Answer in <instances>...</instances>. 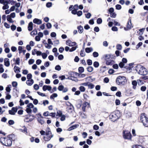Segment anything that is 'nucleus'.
I'll return each mask as SVG.
<instances>
[{
    "label": "nucleus",
    "instance_id": "nucleus-1",
    "mask_svg": "<svg viewBox=\"0 0 148 148\" xmlns=\"http://www.w3.org/2000/svg\"><path fill=\"white\" fill-rule=\"evenodd\" d=\"M15 139V135L11 134L8 136L7 137H1L0 138V142L3 145L6 146H11L12 144V141Z\"/></svg>",
    "mask_w": 148,
    "mask_h": 148
},
{
    "label": "nucleus",
    "instance_id": "nucleus-2",
    "mask_svg": "<svg viewBox=\"0 0 148 148\" xmlns=\"http://www.w3.org/2000/svg\"><path fill=\"white\" fill-rule=\"evenodd\" d=\"M121 115V113L119 111L117 110L111 113L109 115V118L111 121L115 122L118 119Z\"/></svg>",
    "mask_w": 148,
    "mask_h": 148
},
{
    "label": "nucleus",
    "instance_id": "nucleus-3",
    "mask_svg": "<svg viewBox=\"0 0 148 148\" xmlns=\"http://www.w3.org/2000/svg\"><path fill=\"white\" fill-rule=\"evenodd\" d=\"M136 70L138 73L141 75H145L147 73L146 69L143 66L140 65H138L136 68Z\"/></svg>",
    "mask_w": 148,
    "mask_h": 148
},
{
    "label": "nucleus",
    "instance_id": "nucleus-4",
    "mask_svg": "<svg viewBox=\"0 0 148 148\" xmlns=\"http://www.w3.org/2000/svg\"><path fill=\"white\" fill-rule=\"evenodd\" d=\"M122 136L123 138L125 139L132 141V136L130 132L128 130H123V131Z\"/></svg>",
    "mask_w": 148,
    "mask_h": 148
},
{
    "label": "nucleus",
    "instance_id": "nucleus-5",
    "mask_svg": "<svg viewBox=\"0 0 148 148\" xmlns=\"http://www.w3.org/2000/svg\"><path fill=\"white\" fill-rule=\"evenodd\" d=\"M126 79L125 77L119 76L117 77L116 80V83L118 85L123 86L125 84Z\"/></svg>",
    "mask_w": 148,
    "mask_h": 148
},
{
    "label": "nucleus",
    "instance_id": "nucleus-6",
    "mask_svg": "<svg viewBox=\"0 0 148 148\" xmlns=\"http://www.w3.org/2000/svg\"><path fill=\"white\" fill-rule=\"evenodd\" d=\"M140 120L144 126L148 127V118L146 116L145 113L141 114Z\"/></svg>",
    "mask_w": 148,
    "mask_h": 148
},
{
    "label": "nucleus",
    "instance_id": "nucleus-7",
    "mask_svg": "<svg viewBox=\"0 0 148 148\" xmlns=\"http://www.w3.org/2000/svg\"><path fill=\"white\" fill-rule=\"evenodd\" d=\"M24 121L26 123H29L32 122L35 118V116L31 114H27L25 116Z\"/></svg>",
    "mask_w": 148,
    "mask_h": 148
},
{
    "label": "nucleus",
    "instance_id": "nucleus-8",
    "mask_svg": "<svg viewBox=\"0 0 148 148\" xmlns=\"http://www.w3.org/2000/svg\"><path fill=\"white\" fill-rule=\"evenodd\" d=\"M45 135L47 136H44L43 139L45 141H49L53 137V135H52V133L51 131H48L47 132L45 133Z\"/></svg>",
    "mask_w": 148,
    "mask_h": 148
},
{
    "label": "nucleus",
    "instance_id": "nucleus-9",
    "mask_svg": "<svg viewBox=\"0 0 148 148\" xmlns=\"http://www.w3.org/2000/svg\"><path fill=\"white\" fill-rule=\"evenodd\" d=\"M133 26L132 25L131 20V19H130L127 22V27H124V29L125 30H128L130 29Z\"/></svg>",
    "mask_w": 148,
    "mask_h": 148
},
{
    "label": "nucleus",
    "instance_id": "nucleus-10",
    "mask_svg": "<svg viewBox=\"0 0 148 148\" xmlns=\"http://www.w3.org/2000/svg\"><path fill=\"white\" fill-rule=\"evenodd\" d=\"M46 118L43 117L42 118H38L37 120L39 123H40L41 125H42L45 123V121L44 120V119Z\"/></svg>",
    "mask_w": 148,
    "mask_h": 148
},
{
    "label": "nucleus",
    "instance_id": "nucleus-11",
    "mask_svg": "<svg viewBox=\"0 0 148 148\" xmlns=\"http://www.w3.org/2000/svg\"><path fill=\"white\" fill-rule=\"evenodd\" d=\"M88 106V108L90 107V105L88 102H84L83 104V106L82 107V109L83 112L85 111L86 107Z\"/></svg>",
    "mask_w": 148,
    "mask_h": 148
},
{
    "label": "nucleus",
    "instance_id": "nucleus-12",
    "mask_svg": "<svg viewBox=\"0 0 148 148\" xmlns=\"http://www.w3.org/2000/svg\"><path fill=\"white\" fill-rule=\"evenodd\" d=\"M66 104L67 107V108L68 110H72L73 108V107L70 102H66Z\"/></svg>",
    "mask_w": 148,
    "mask_h": 148
},
{
    "label": "nucleus",
    "instance_id": "nucleus-13",
    "mask_svg": "<svg viewBox=\"0 0 148 148\" xmlns=\"http://www.w3.org/2000/svg\"><path fill=\"white\" fill-rule=\"evenodd\" d=\"M33 22L34 23L37 24L38 25H40L42 23V21L41 20L36 18L34 19L33 20Z\"/></svg>",
    "mask_w": 148,
    "mask_h": 148
},
{
    "label": "nucleus",
    "instance_id": "nucleus-14",
    "mask_svg": "<svg viewBox=\"0 0 148 148\" xmlns=\"http://www.w3.org/2000/svg\"><path fill=\"white\" fill-rule=\"evenodd\" d=\"M4 65L7 67L9 66L10 65L9 60L8 58H5L4 61Z\"/></svg>",
    "mask_w": 148,
    "mask_h": 148
},
{
    "label": "nucleus",
    "instance_id": "nucleus-15",
    "mask_svg": "<svg viewBox=\"0 0 148 148\" xmlns=\"http://www.w3.org/2000/svg\"><path fill=\"white\" fill-rule=\"evenodd\" d=\"M22 127L24 128L23 129H20L19 130L21 132L27 134V127L25 125L23 126Z\"/></svg>",
    "mask_w": 148,
    "mask_h": 148
},
{
    "label": "nucleus",
    "instance_id": "nucleus-16",
    "mask_svg": "<svg viewBox=\"0 0 148 148\" xmlns=\"http://www.w3.org/2000/svg\"><path fill=\"white\" fill-rule=\"evenodd\" d=\"M132 84L133 86V88L135 89L136 88V86L137 85L138 82L137 80H133L132 81Z\"/></svg>",
    "mask_w": 148,
    "mask_h": 148
},
{
    "label": "nucleus",
    "instance_id": "nucleus-17",
    "mask_svg": "<svg viewBox=\"0 0 148 148\" xmlns=\"http://www.w3.org/2000/svg\"><path fill=\"white\" fill-rule=\"evenodd\" d=\"M78 125H77V124H75V125H72V126H71V127H69L68 129V130L69 131L72 130L77 128L78 127Z\"/></svg>",
    "mask_w": 148,
    "mask_h": 148
},
{
    "label": "nucleus",
    "instance_id": "nucleus-18",
    "mask_svg": "<svg viewBox=\"0 0 148 148\" xmlns=\"http://www.w3.org/2000/svg\"><path fill=\"white\" fill-rule=\"evenodd\" d=\"M138 84L139 86H141L143 85L145 82L144 81H143L140 78L139 79L137 80Z\"/></svg>",
    "mask_w": 148,
    "mask_h": 148
},
{
    "label": "nucleus",
    "instance_id": "nucleus-19",
    "mask_svg": "<svg viewBox=\"0 0 148 148\" xmlns=\"http://www.w3.org/2000/svg\"><path fill=\"white\" fill-rule=\"evenodd\" d=\"M20 69V68L19 67L16 66H15L14 68V71L16 73H20L21 72Z\"/></svg>",
    "mask_w": 148,
    "mask_h": 148
},
{
    "label": "nucleus",
    "instance_id": "nucleus-20",
    "mask_svg": "<svg viewBox=\"0 0 148 148\" xmlns=\"http://www.w3.org/2000/svg\"><path fill=\"white\" fill-rule=\"evenodd\" d=\"M34 82V80L32 79L28 80L26 82L27 84L30 86H31L33 84Z\"/></svg>",
    "mask_w": 148,
    "mask_h": 148
},
{
    "label": "nucleus",
    "instance_id": "nucleus-21",
    "mask_svg": "<svg viewBox=\"0 0 148 148\" xmlns=\"http://www.w3.org/2000/svg\"><path fill=\"white\" fill-rule=\"evenodd\" d=\"M33 24L32 22H30L28 24V30L29 31H31L33 29Z\"/></svg>",
    "mask_w": 148,
    "mask_h": 148
},
{
    "label": "nucleus",
    "instance_id": "nucleus-22",
    "mask_svg": "<svg viewBox=\"0 0 148 148\" xmlns=\"http://www.w3.org/2000/svg\"><path fill=\"white\" fill-rule=\"evenodd\" d=\"M77 28L78 29V32L79 33H82L84 31V29L83 27L81 25L77 27Z\"/></svg>",
    "mask_w": 148,
    "mask_h": 148
},
{
    "label": "nucleus",
    "instance_id": "nucleus-23",
    "mask_svg": "<svg viewBox=\"0 0 148 148\" xmlns=\"http://www.w3.org/2000/svg\"><path fill=\"white\" fill-rule=\"evenodd\" d=\"M93 50V48L92 47H87L85 49V51L88 53L92 52Z\"/></svg>",
    "mask_w": 148,
    "mask_h": 148
},
{
    "label": "nucleus",
    "instance_id": "nucleus-24",
    "mask_svg": "<svg viewBox=\"0 0 148 148\" xmlns=\"http://www.w3.org/2000/svg\"><path fill=\"white\" fill-rule=\"evenodd\" d=\"M11 17L10 15H8L7 16V19L8 21L10 23H13L14 22V21L11 18Z\"/></svg>",
    "mask_w": 148,
    "mask_h": 148
},
{
    "label": "nucleus",
    "instance_id": "nucleus-25",
    "mask_svg": "<svg viewBox=\"0 0 148 148\" xmlns=\"http://www.w3.org/2000/svg\"><path fill=\"white\" fill-rule=\"evenodd\" d=\"M145 29V28H142L139 29L137 31V33L140 35H142L143 34V32L144 31Z\"/></svg>",
    "mask_w": 148,
    "mask_h": 148
},
{
    "label": "nucleus",
    "instance_id": "nucleus-26",
    "mask_svg": "<svg viewBox=\"0 0 148 148\" xmlns=\"http://www.w3.org/2000/svg\"><path fill=\"white\" fill-rule=\"evenodd\" d=\"M72 42L70 40H68L66 41V44L67 45H68L69 46H72V45L71 44Z\"/></svg>",
    "mask_w": 148,
    "mask_h": 148
},
{
    "label": "nucleus",
    "instance_id": "nucleus-27",
    "mask_svg": "<svg viewBox=\"0 0 148 148\" xmlns=\"http://www.w3.org/2000/svg\"><path fill=\"white\" fill-rule=\"evenodd\" d=\"M31 35H35L37 34V31L36 29H34L33 31L31 32Z\"/></svg>",
    "mask_w": 148,
    "mask_h": 148
},
{
    "label": "nucleus",
    "instance_id": "nucleus-28",
    "mask_svg": "<svg viewBox=\"0 0 148 148\" xmlns=\"http://www.w3.org/2000/svg\"><path fill=\"white\" fill-rule=\"evenodd\" d=\"M62 115V112L60 110H58L57 111V114L56 115V116H58L59 117H61Z\"/></svg>",
    "mask_w": 148,
    "mask_h": 148
},
{
    "label": "nucleus",
    "instance_id": "nucleus-29",
    "mask_svg": "<svg viewBox=\"0 0 148 148\" xmlns=\"http://www.w3.org/2000/svg\"><path fill=\"white\" fill-rule=\"evenodd\" d=\"M132 148H145L144 147H142L140 145H135L133 146Z\"/></svg>",
    "mask_w": 148,
    "mask_h": 148
},
{
    "label": "nucleus",
    "instance_id": "nucleus-30",
    "mask_svg": "<svg viewBox=\"0 0 148 148\" xmlns=\"http://www.w3.org/2000/svg\"><path fill=\"white\" fill-rule=\"evenodd\" d=\"M3 65L2 64H0V73H3L4 71V69L3 68Z\"/></svg>",
    "mask_w": 148,
    "mask_h": 148
},
{
    "label": "nucleus",
    "instance_id": "nucleus-31",
    "mask_svg": "<svg viewBox=\"0 0 148 148\" xmlns=\"http://www.w3.org/2000/svg\"><path fill=\"white\" fill-rule=\"evenodd\" d=\"M102 20L101 18H98L97 21V23L98 24H100L102 23Z\"/></svg>",
    "mask_w": 148,
    "mask_h": 148
},
{
    "label": "nucleus",
    "instance_id": "nucleus-32",
    "mask_svg": "<svg viewBox=\"0 0 148 148\" xmlns=\"http://www.w3.org/2000/svg\"><path fill=\"white\" fill-rule=\"evenodd\" d=\"M111 57V55L110 54H106L105 55V59L106 60H108Z\"/></svg>",
    "mask_w": 148,
    "mask_h": 148
},
{
    "label": "nucleus",
    "instance_id": "nucleus-33",
    "mask_svg": "<svg viewBox=\"0 0 148 148\" xmlns=\"http://www.w3.org/2000/svg\"><path fill=\"white\" fill-rule=\"evenodd\" d=\"M78 71L80 73H83L84 71V68L82 67H80L78 69Z\"/></svg>",
    "mask_w": 148,
    "mask_h": 148
},
{
    "label": "nucleus",
    "instance_id": "nucleus-34",
    "mask_svg": "<svg viewBox=\"0 0 148 148\" xmlns=\"http://www.w3.org/2000/svg\"><path fill=\"white\" fill-rule=\"evenodd\" d=\"M88 86L89 88L92 89L95 86L94 84L89 82Z\"/></svg>",
    "mask_w": 148,
    "mask_h": 148
},
{
    "label": "nucleus",
    "instance_id": "nucleus-35",
    "mask_svg": "<svg viewBox=\"0 0 148 148\" xmlns=\"http://www.w3.org/2000/svg\"><path fill=\"white\" fill-rule=\"evenodd\" d=\"M87 70L88 72H91L92 71L93 68L92 67L90 66L87 68Z\"/></svg>",
    "mask_w": 148,
    "mask_h": 148
},
{
    "label": "nucleus",
    "instance_id": "nucleus-36",
    "mask_svg": "<svg viewBox=\"0 0 148 148\" xmlns=\"http://www.w3.org/2000/svg\"><path fill=\"white\" fill-rule=\"evenodd\" d=\"M93 65L95 67L97 68L99 66V64L98 62L95 61L94 62Z\"/></svg>",
    "mask_w": 148,
    "mask_h": 148
},
{
    "label": "nucleus",
    "instance_id": "nucleus-37",
    "mask_svg": "<svg viewBox=\"0 0 148 148\" xmlns=\"http://www.w3.org/2000/svg\"><path fill=\"white\" fill-rule=\"evenodd\" d=\"M20 59L19 58H17L15 60V64L18 65H19Z\"/></svg>",
    "mask_w": 148,
    "mask_h": 148
},
{
    "label": "nucleus",
    "instance_id": "nucleus-38",
    "mask_svg": "<svg viewBox=\"0 0 148 148\" xmlns=\"http://www.w3.org/2000/svg\"><path fill=\"white\" fill-rule=\"evenodd\" d=\"M64 88V86L62 85L59 86L58 88V90L60 91L63 90Z\"/></svg>",
    "mask_w": 148,
    "mask_h": 148
},
{
    "label": "nucleus",
    "instance_id": "nucleus-39",
    "mask_svg": "<svg viewBox=\"0 0 148 148\" xmlns=\"http://www.w3.org/2000/svg\"><path fill=\"white\" fill-rule=\"evenodd\" d=\"M27 106L28 108H33L34 107V106L32 104V103H30L27 105Z\"/></svg>",
    "mask_w": 148,
    "mask_h": 148
},
{
    "label": "nucleus",
    "instance_id": "nucleus-40",
    "mask_svg": "<svg viewBox=\"0 0 148 148\" xmlns=\"http://www.w3.org/2000/svg\"><path fill=\"white\" fill-rule=\"evenodd\" d=\"M140 79L144 80H148V76H143L141 77Z\"/></svg>",
    "mask_w": 148,
    "mask_h": 148
},
{
    "label": "nucleus",
    "instance_id": "nucleus-41",
    "mask_svg": "<svg viewBox=\"0 0 148 148\" xmlns=\"http://www.w3.org/2000/svg\"><path fill=\"white\" fill-rule=\"evenodd\" d=\"M44 44L45 45V47L48 49H49L51 48V46L49 45V44H47V43H44Z\"/></svg>",
    "mask_w": 148,
    "mask_h": 148
},
{
    "label": "nucleus",
    "instance_id": "nucleus-42",
    "mask_svg": "<svg viewBox=\"0 0 148 148\" xmlns=\"http://www.w3.org/2000/svg\"><path fill=\"white\" fill-rule=\"evenodd\" d=\"M8 123L10 125H12L14 124V122L13 120H10L8 121Z\"/></svg>",
    "mask_w": 148,
    "mask_h": 148
},
{
    "label": "nucleus",
    "instance_id": "nucleus-43",
    "mask_svg": "<svg viewBox=\"0 0 148 148\" xmlns=\"http://www.w3.org/2000/svg\"><path fill=\"white\" fill-rule=\"evenodd\" d=\"M55 69L57 71H60L61 69V66L59 65H57L55 66Z\"/></svg>",
    "mask_w": 148,
    "mask_h": 148
},
{
    "label": "nucleus",
    "instance_id": "nucleus-44",
    "mask_svg": "<svg viewBox=\"0 0 148 148\" xmlns=\"http://www.w3.org/2000/svg\"><path fill=\"white\" fill-rule=\"evenodd\" d=\"M57 96L58 95L56 93H53L50 96V98L53 99L54 98L57 97Z\"/></svg>",
    "mask_w": 148,
    "mask_h": 148
},
{
    "label": "nucleus",
    "instance_id": "nucleus-45",
    "mask_svg": "<svg viewBox=\"0 0 148 148\" xmlns=\"http://www.w3.org/2000/svg\"><path fill=\"white\" fill-rule=\"evenodd\" d=\"M79 90L81 91V92H84L85 90V87L83 86H80L79 88Z\"/></svg>",
    "mask_w": 148,
    "mask_h": 148
},
{
    "label": "nucleus",
    "instance_id": "nucleus-46",
    "mask_svg": "<svg viewBox=\"0 0 148 148\" xmlns=\"http://www.w3.org/2000/svg\"><path fill=\"white\" fill-rule=\"evenodd\" d=\"M27 112L28 114H29L30 113H31L32 112V110L31 108H27L26 110H25Z\"/></svg>",
    "mask_w": 148,
    "mask_h": 148
},
{
    "label": "nucleus",
    "instance_id": "nucleus-47",
    "mask_svg": "<svg viewBox=\"0 0 148 148\" xmlns=\"http://www.w3.org/2000/svg\"><path fill=\"white\" fill-rule=\"evenodd\" d=\"M4 5L3 7V9L5 10L6 9H8L9 8V6L8 4H3Z\"/></svg>",
    "mask_w": 148,
    "mask_h": 148
},
{
    "label": "nucleus",
    "instance_id": "nucleus-48",
    "mask_svg": "<svg viewBox=\"0 0 148 148\" xmlns=\"http://www.w3.org/2000/svg\"><path fill=\"white\" fill-rule=\"evenodd\" d=\"M77 48V46L73 47H72L70 49L69 51L70 52H72L76 50V48Z\"/></svg>",
    "mask_w": 148,
    "mask_h": 148
},
{
    "label": "nucleus",
    "instance_id": "nucleus-49",
    "mask_svg": "<svg viewBox=\"0 0 148 148\" xmlns=\"http://www.w3.org/2000/svg\"><path fill=\"white\" fill-rule=\"evenodd\" d=\"M122 48V47L121 45L118 44L116 45V49L119 50H121Z\"/></svg>",
    "mask_w": 148,
    "mask_h": 148
},
{
    "label": "nucleus",
    "instance_id": "nucleus-50",
    "mask_svg": "<svg viewBox=\"0 0 148 148\" xmlns=\"http://www.w3.org/2000/svg\"><path fill=\"white\" fill-rule=\"evenodd\" d=\"M93 55L94 57H97L99 56L98 53L96 52H94L93 53Z\"/></svg>",
    "mask_w": 148,
    "mask_h": 148
},
{
    "label": "nucleus",
    "instance_id": "nucleus-51",
    "mask_svg": "<svg viewBox=\"0 0 148 148\" xmlns=\"http://www.w3.org/2000/svg\"><path fill=\"white\" fill-rule=\"evenodd\" d=\"M32 75L29 73L27 75V78L28 80H30L31 79V78H32Z\"/></svg>",
    "mask_w": 148,
    "mask_h": 148
},
{
    "label": "nucleus",
    "instance_id": "nucleus-52",
    "mask_svg": "<svg viewBox=\"0 0 148 148\" xmlns=\"http://www.w3.org/2000/svg\"><path fill=\"white\" fill-rule=\"evenodd\" d=\"M18 108L17 107H12V111L13 112H14L15 113H16L18 110Z\"/></svg>",
    "mask_w": 148,
    "mask_h": 148
},
{
    "label": "nucleus",
    "instance_id": "nucleus-53",
    "mask_svg": "<svg viewBox=\"0 0 148 148\" xmlns=\"http://www.w3.org/2000/svg\"><path fill=\"white\" fill-rule=\"evenodd\" d=\"M12 85L13 87H16L17 85V83L16 82H13L12 83Z\"/></svg>",
    "mask_w": 148,
    "mask_h": 148
},
{
    "label": "nucleus",
    "instance_id": "nucleus-54",
    "mask_svg": "<svg viewBox=\"0 0 148 148\" xmlns=\"http://www.w3.org/2000/svg\"><path fill=\"white\" fill-rule=\"evenodd\" d=\"M42 58L44 59H45L47 57V55L46 53H43L42 54Z\"/></svg>",
    "mask_w": 148,
    "mask_h": 148
},
{
    "label": "nucleus",
    "instance_id": "nucleus-55",
    "mask_svg": "<svg viewBox=\"0 0 148 148\" xmlns=\"http://www.w3.org/2000/svg\"><path fill=\"white\" fill-rule=\"evenodd\" d=\"M143 44V43L141 42H140L138 43V44L136 45V49L140 47L141 45H142Z\"/></svg>",
    "mask_w": 148,
    "mask_h": 148
},
{
    "label": "nucleus",
    "instance_id": "nucleus-56",
    "mask_svg": "<svg viewBox=\"0 0 148 148\" xmlns=\"http://www.w3.org/2000/svg\"><path fill=\"white\" fill-rule=\"evenodd\" d=\"M34 62V59H30L28 61L29 64H32Z\"/></svg>",
    "mask_w": 148,
    "mask_h": 148
},
{
    "label": "nucleus",
    "instance_id": "nucleus-57",
    "mask_svg": "<svg viewBox=\"0 0 148 148\" xmlns=\"http://www.w3.org/2000/svg\"><path fill=\"white\" fill-rule=\"evenodd\" d=\"M52 3L51 2H48L46 4V5L47 8H50L52 6Z\"/></svg>",
    "mask_w": 148,
    "mask_h": 148
},
{
    "label": "nucleus",
    "instance_id": "nucleus-58",
    "mask_svg": "<svg viewBox=\"0 0 148 148\" xmlns=\"http://www.w3.org/2000/svg\"><path fill=\"white\" fill-rule=\"evenodd\" d=\"M35 39L36 41H39L40 40V38L38 35H37L35 37Z\"/></svg>",
    "mask_w": 148,
    "mask_h": 148
},
{
    "label": "nucleus",
    "instance_id": "nucleus-59",
    "mask_svg": "<svg viewBox=\"0 0 148 148\" xmlns=\"http://www.w3.org/2000/svg\"><path fill=\"white\" fill-rule=\"evenodd\" d=\"M77 14L78 16H80L82 15V12L81 10L79 11L78 12H77Z\"/></svg>",
    "mask_w": 148,
    "mask_h": 148
},
{
    "label": "nucleus",
    "instance_id": "nucleus-60",
    "mask_svg": "<svg viewBox=\"0 0 148 148\" xmlns=\"http://www.w3.org/2000/svg\"><path fill=\"white\" fill-rule=\"evenodd\" d=\"M18 49L19 51V53L20 54L22 52L23 48L22 46H19Z\"/></svg>",
    "mask_w": 148,
    "mask_h": 148
},
{
    "label": "nucleus",
    "instance_id": "nucleus-61",
    "mask_svg": "<svg viewBox=\"0 0 148 148\" xmlns=\"http://www.w3.org/2000/svg\"><path fill=\"white\" fill-rule=\"evenodd\" d=\"M146 89V87L145 86H143L140 88V90L142 91H145Z\"/></svg>",
    "mask_w": 148,
    "mask_h": 148
},
{
    "label": "nucleus",
    "instance_id": "nucleus-62",
    "mask_svg": "<svg viewBox=\"0 0 148 148\" xmlns=\"http://www.w3.org/2000/svg\"><path fill=\"white\" fill-rule=\"evenodd\" d=\"M85 15L86 16V17L87 18H90L91 15L90 13H88L86 14H85Z\"/></svg>",
    "mask_w": 148,
    "mask_h": 148
},
{
    "label": "nucleus",
    "instance_id": "nucleus-63",
    "mask_svg": "<svg viewBox=\"0 0 148 148\" xmlns=\"http://www.w3.org/2000/svg\"><path fill=\"white\" fill-rule=\"evenodd\" d=\"M87 63L88 65H91L92 64V61L91 60L88 59L87 61Z\"/></svg>",
    "mask_w": 148,
    "mask_h": 148
},
{
    "label": "nucleus",
    "instance_id": "nucleus-64",
    "mask_svg": "<svg viewBox=\"0 0 148 148\" xmlns=\"http://www.w3.org/2000/svg\"><path fill=\"white\" fill-rule=\"evenodd\" d=\"M46 25L47 28L48 29H50L52 27L51 24L49 23H47Z\"/></svg>",
    "mask_w": 148,
    "mask_h": 148
}]
</instances>
